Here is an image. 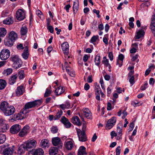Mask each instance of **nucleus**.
Wrapping results in <instances>:
<instances>
[{
	"mask_svg": "<svg viewBox=\"0 0 155 155\" xmlns=\"http://www.w3.org/2000/svg\"><path fill=\"white\" fill-rule=\"evenodd\" d=\"M0 109L6 116H9L13 114L15 110L13 106L10 105L6 101L2 102L0 105Z\"/></svg>",
	"mask_w": 155,
	"mask_h": 155,
	"instance_id": "nucleus-1",
	"label": "nucleus"
},
{
	"mask_svg": "<svg viewBox=\"0 0 155 155\" xmlns=\"http://www.w3.org/2000/svg\"><path fill=\"white\" fill-rule=\"evenodd\" d=\"M10 61L13 63V65L16 69L20 68L22 64V62L21 60L18 55H12L10 58Z\"/></svg>",
	"mask_w": 155,
	"mask_h": 155,
	"instance_id": "nucleus-2",
	"label": "nucleus"
},
{
	"mask_svg": "<svg viewBox=\"0 0 155 155\" xmlns=\"http://www.w3.org/2000/svg\"><path fill=\"white\" fill-rule=\"evenodd\" d=\"M41 103L42 101L41 100H36L32 102H28L25 105L24 110H26V109L34 107L36 106H39Z\"/></svg>",
	"mask_w": 155,
	"mask_h": 155,
	"instance_id": "nucleus-3",
	"label": "nucleus"
},
{
	"mask_svg": "<svg viewBox=\"0 0 155 155\" xmlns=\"http://www.w3.org/2000/svg\"><path fill=\"white\" fill-rule=\"evenodd\" d=\"M24 143L26 148V150L30 151L33 148L36 147L37 142L35 140H29Z\"/></svg>",
	"mask_w": 155,
	"mask_h": 155,
	"instance_id": "nucleus-4",
	"label": "nucleus"
},
{
	"mask_svg": "<svg viewBox=\"0 0 155 155\" xmlns=\"http://www.w3.org/2000/svg\"><path fill=\"white\" fill-rule=\"evenodd\" d=\"M9 145H3L1 147L2 149H4L3 151V155H12L13 154L14 150L11 147H8Z\"/></svg>",
	"mask_w": 155,
	"mask_h": 155,
	"instance_id": "nucleus-5",
	"label": "nucleus"
},
{
	"mask_svg": "<svg viewBox=\"0 0 155 155\" xmlns=\"http://www.w3.org/2000/svg\"><path fill=\"white\" fill-rule=\"evenodd\" d=\"M16 17L19 21L24 20L25 18V12L23 9H19L16 12Z\"/></svg>",
	"mask_w": 155,
	"mask_h": 155,
	"instance_id": "nucleus-6",
	"label": "nucleus"
},
{
	"mask_svg": "<svg viewBox=\"0 0 155 155\" xmlns=\"http://www.w3.org/2000/svg\"><path fill=\"white\" fill-rule=\"evenodd\" d=\"M10 52L7 49H2L0 52V58L2 60H6L9 57Z\"/></svg>",
	"mask_w": 155,
	"mask_h": 155,
	"instance_id": "nucleus-7",
	"label": "nucleus"
},
{
	"mask_svg": "<svg viewBox=\"0 0 155 155\" xmlns=\"http://www.w3.org/2000/svg\"><path fill=\"white\" fill-rule=\"evenodd\" d=\"M26 110H21L20 112L18 114H14V120H17L23 119L26 117Z\"/></svg>",
	"mask_w": 155,
	"mask_h": 155,
	"instance_id": "nucleus-8",
	"label": "nucleus"
},
{
	"mask_svg": "<svg viewBox=\"0 0 155 155\" xmlns=\"http://www.w3.org/2000/svg\"><path fill=\"white\" fill-rule=\"evenodd\" d=\"M77 133L80 141L84 142L87 140V138L84 131L78 129L77 130Z\"/></svg>",
	"mask_w": 155,
	"mask_h": 155,
	"instance_id": "nucleus-9",
	"label": "nucleus"
},
{
	"mask_svg": "<svg viewBox=\"0 0 155 155\" xmlns=\"http://www.w3.org/2000/svg\"><path fill=\"white\" fill-rule=\"evenodd\" d=\"M116 118L115 117H113L109 119L107 121L106 126V129L109 130L111 128L116 124Z\"/></svg>",
	"mask_w": 155,
	"mask_h": 155,
	"instance_id": "nucleus-10",
	"label": "nucleus"
},
{
	"mask_svg": "<svg viewBox=\"0 0 155 155\" xmlns=\"http://www.w3.org/2000/svg\"><path fill=\"white\" fill-rule=\"evenodd\" d=\"M30 127L28 125H26L22 129L18 134L21 137H23L27 135L30 132Z\"/></svg>",
	"mask_w": 155,
	"mask_h": 155,
	"instance_id": "nucleus-11",
	"label": "nucleus"
},
{
	"mask_svg": "<svg viewBox=\"0 0 155 155\" xmlns=\"http://www.w3.org/2000/svg\"><path fill=\"white\" fill-rule=\"evenodd\" d=\"M21 128L20 125L15 124L12 126L10 128V132L12 134L18 133L20 130Z\"/></svg>",
	"mask_w": 155,
	"mask_h": 155,
	"instance_id": "nucleus-12",
	"label": "nucleus"
},
{
	"mask_svg": "<svg viewBox=\"0 0 155 155\" xmlns=\"http://www.w3.org/2000/svg\"><path fill=\"white\" fill-rule=\"evenodd\" d=\"M83 115L88 119H91L92 118V114L88 108H85L83 109Z\"/></svg>",
	"mask_w": 155,
	"mask_h": 155,
	"instance_id": "nucleus-13",
	"label": "nucleus"
},
{
	"mask_svg": "<svg viewBox=\"0 0 155 155\" xmlns=\"http://www.w3.org/2000/svg\"><path fill=\"white\" fill-rule=\"evenodd\" d=\"M61 121L64 125L66 127L68 128L71 127V124L68 119L64 116H63L61 117Z\"/></svg>",
	"mask_w": 155,
	"mask_h": 155,
	"instance_id": "nucleus-14",
	"label": "nucleus"
},
{
	"mask_svg": "<svg viewBox=\"0 0 155 155\" xmlns=\"http://www.w3.org/2000/svg\"><path fill=\"white\" fill-rule=\"evenodd\" d=\"M25 91V89L23 85H21L17 87L16 90V94L17 96L22 95Z\"/></svg>",
	"mask_w": 155,
	"mask_h": 155,
	"instance_id": "nucleus-15",
	"label": "nucleus"
},
{
	"mask_svg": "<svg viewBox=\"0 0 155 155\" xmlns=\"http://www.w3.org/2000/svg\"><path fill=\"white\" fill-rule=\"evenodd\" d=\"M49 144V141L48 140L45 139L42 140L40 143V146L43 148H48Z\"/></svg>",
	"mask_w": 155,
	"mask_h": 155,
	"instance_id": "nucleus-16",
	"label": "nucleus"
},
{
	"mask_svg": "<svg viewBox=\"0 0 155 155\" xmlns=\"http://www.w3.org/2000/svg\"><path fill=\"white\" fill-rule=\"evenodd\" d=\"M95 94L96 95V98L97 100H100V93L101 91L99 85L97 84L95 85Z\"/></svg>",
	"mask_w": 155,
	"mask_h": 155,
	"instance_id": "nucleus-17",
	"label": "nucleus"
},
{
	"mask_svg": "<svg viewBox=\"0 0 155 155\" xmlns=\"http://www.w3.org/2000/svg\"><path fill=\"white\" fill-rule=\"evenodd\" d=\"M61 48L64 53H68L69 52V45L66 42H63L61 45Z\"/></svg>",
	"mask_w": 155,
	"mask_h": 155,
	"instance_id": "nucleus-18",
	"label": "nucleus"
},
{
	"mask_svg": "<svg viewBox=\"0 0 155 155\" xmlns=\"http://www.w3.org/2000/svg\"><path fill=\"white\" fill-rule=\"evenodd\" d=\"M7 37L9 39H12L15 41L18 38V35L16 32L13 31H12L8 33Z\"/></svg>",
	"mask_w": 155,
	"mask_h": 155,
	"instance_id": "nucleus-19",
	"label": "nucleus"
},
{
	"mask_svg": "<svg viewBox=\"0 0 155 155\" xmlns=\"http://www.w3.org/2000/svg\"><path fill=\"white\" fill-rule=\"evenodd\" d=\"M5 120L3 119H1L0 120V122H2L3 123L2 124L1 127L0 129V131L2 132H6V130L8 128V127H7V124L4 123Z\"/></svg>",
	"mask_w": 155,
	"mask_h": 155,
	"instance_id": "nucleus-20",
	"label": "nucleus"
},
{
	"mask_svg": "<svg viewBox=\"0 0 155 155\" xmlns=\"http://www.w3.org/2000/svg\"><path fill=\"white\" fill-rule=\"evenodd\" d=\"M64 91L65 88L63 86H60L55 90L54 93L56 95L58 96L64 93Z\"/></svg>",
	"mask_w": 155,
	"mask_h": 155,
	"instance_id": "nucleus-21",
	"label": "nucleus"
},
{
	"mask_svg": "<svg viewBox=\"0 0 155 155\" xmlns=\"http://www.w3.org/2000/svg\"><path fill=\"white\" fill-rule=\"evenodd\" d=\"M87 154L86 148L84 146H81L78 150V155H87Z\"/></svg>",
	"mask_w": 155,
	"mask_h": 155,
	"instance_id": "nucleus-22",
	"label": "nucleus"
},
{
	"mask_svg": "<svg viewBox=\"0 0 155 155\" xmlns=\"http://www.w3.org/2000/svg\"><path fill=\"white\" fill-rule=\"evenodd\" d=\"M52 143L54 146H57L60 144L61 140L58 137H53L52 139Z\"/></svg>",
	"mask_w": 155,
	"mask_h": 155,
	"instance_id": "nucleus-23",
	"label": "nucleus"
},
{
	"mask_svg": "<svg viewBox=\"0 0 155 155\" xmlns=\"http://www.w3.org/2000/svg\"><path fill=\"white\" fill-rule=\"evenodd\" d=\"M102 63L104 65L105 67H108L109 71H110L111 66L109 64L108 60L107 58L105 56L103 57Z\"/></svg>",
	"mask_w": 155,
	"mask_h": 155,
	"instance_id": "nucleus-24",
	"label": "nucleus"
},
{
	"mask_svg": "<svg viewBox=\"0 0 155 155\" xmlns=\"http://www.w3.org/2000/svg\"><path fill=\"white\" fill-rule=\"evenodd\" d=\"M15 41L12 39H9V38L6 36L4 41V43L5 45L9 47H11L13 45Z\"/></svg>",
	"mask_w": 155,
	"mask_h": 155,
	"instance_id": "nucleus-25",
	"label": "nucleus"
},
{
	"mask_svg": "<svg viewBox=\"0 0 155 155\" xmlns=\"http://www.w3.org/2000/svg\"><path fill=\"white\" fill-rule=\"evenodd\" d=\"M71 122L73 124L78 126H80L81 125L79 118L77 116H75L72 118Z\"/></svg>",
	"mask_w": 155,
	"mask_h": 155,
	"instance_id": "nucleus-26",
	"label": "nucleus"
},
{
	"mask_svg": "<svg viewBox=\"0 0 155 155\" xmlns=\"http://www.w3.org/2000/svg\"><path fill=\"white\" fill-rule=\"evenodd\" d=\"M25 150H26L24 143L21 144L18 148V153L20 155L21 154L24 153Z\"/></svg>",
	"mask_w": 155,
	"mask_h": 155,
	"instance_id": "nucleus-27",
	"label": "nucleus"
},
{
	"mask_svg": "<svg viewBox=\"0 0 155 155\" xmlns=\"http://www.w3.org/2000/svg\"><path fill=\"white\" fill-rule=\"evenodd\" d=\"M58 152V148L54 147L51 148L49 151V155H55Z\"/></svg>",
	"mask_w": 155,
	"mask_h": 155,
	"instance_id": "nucleus-28",
	"label": "nucleus"
},
{
	"mask_svg": "<svg viewBox=\"0 0 155 155\" xmlns=\"http://www.w3.org/2000/svg\"><path fill=\"white\" fill-rule=\"evenodd\" d=\"M79 5V3L78 1L76 0L74 2L73 8L74 14H76L77 12L78 9Z\"/></svg>",
	"mask_w": 155,
	"mask_h": 155,
	"instance_id": "nucleus-29",
	"label": "nucleus"
},
{
	"mask_svg": "<svg viewBox=\"0 0 155 155\" xmlns=\"http://www.w3.org/2000/svg\"><path fill=\"white\" fill-rule=\"evenodd\" d=\"M64 145L66 148L68 150L71 149L73 147V143L71 141H65Z\"/></svg>",
	"mask_w": 155,
	"mask_h": 155,
	"instance_id": "nucleus-30",
	"label": "nucleus"
},
{
	"mask_svg": "<svg viewBox=\"0 0 155 155\" xmlns=\"http://www.w3.org/2000/svg\"><path fill=\"white\" fill-rule=\"evenodd\" d=\"M145 34L144 30L142 29H140L137 32V35H136V38L139 39L143 36Z\"/></svg>",
	"mask_w": 155,
	"mask_h": 155,
	"instance_id": "nucleus-31",
	"label": "nucleus"
},
{
	"mask_svg": "<svg viewBox=\"0 0 155 155\" xmlns=\"http://www.w3.org/2000/svg\"><path fill=\"white\" fill-rule=\"evenodd\" d=\"M17 77V74H15L12 76L9 80V84L11 85L15 83Z\"/></svg>",
	"mask_w": 155,
	"mask_h": 155,
	"instance_id": "nucleus-32",
	"label": "nucleus"
},
{
	"mask_svg": "<svg viewBox=\"0 0 155 155\" xmlns=\"http://www.w3.org/2000/svg\"><path fill=\"white\" fill-rule=\"evenodd\" d=\"M28 51L27 48H26L22 54L21 56L25 60H26L28 58Z\"/></svg>",
	"mask_w": 155,
	"mask_h": 155,
	"instance_id": "nucleus-33",
	"label": "nucleus"
},
{
	"mask_svg": "<svg viewBox=\"0 0 155 155\" xmlns=\"http://www.w3.org/2000/svg\"><path fill=\"white\" fill-rule=\"evenodd\" d=\"M101 57L99 54L96 55L94 58L95 64L98 67H99L100 64Z\"/></svg>",
	"mask_w": 155,
	"mask_h": 155,
	"instance_id": "nucleus-34",
	"label": "nucleus"
},
{
	"mask_svg": "<svg viewBox=\"0 0 155 155\" xmlns=\"http://www.w3.org/2000/svg\"><path fill=\"white\" fill-rule=\"evenodd\" d=\"M44 153V151L43 149L39 148L35 150L33 155H43Z\"/></svg>",
	"mask_w": 155,
	"mask_h": 155,
	"instance_id": "nucleus-35",
	"label": "nucleus"
},
{
	"mask_svg": "<svg viewBox=\"0 0 155 155\" xmlns=\"http://www.w3.org/2000/svg\"><path fill=\"white\" fill-rule=\"evenodd\" d=\"M28 28L26 26H23L20 29V33L21 35H25L28 32Z\"/></svg>",
	"mask_w": 155,
	"mask_h": 155,
	"instance_id": "nucleus-36",
	"label": "nucleus"
},
{
	"mask_svg": "<svg viewBox=\"0 0 155 155\" xmlns=\"http://www.w3.org/2000/svg\"><path fill=\"white\" fill-rule=\"evenodd\" d=\"M7 83L5 80L0 79V90L4 89L6 87Z\"/></svg>",
	"mask_w": 155,
	"mask_h": 155,
	"instance_id": "nucleus-37",
	"label": "nucleus"
},
{
	"mask_svg": "<svg viewBox=\"0 0 155 155\" xmlns=\"http://www.w3.org/2000/svg\"><path fill=\"white\" fill-rule=\"evenodd\" d=\"M7 31L6 29L3 28H0V37H4L6 35Z\"/></svg>",
	"mask_w": 155,
	"mask_h": 155,
	"instance_id": "nucleus-38",
	"label": "nucleus"
},
{
	"mask_svg": "<svg viewBox=\"0 0 155 155\" xmlns=\"http://www.w3.org/2000/svg\"><path fill=\"white\" fill-rule=\"evenodd\" d=\"M3 23L4 24L10 25L12 23V19L11 18H6L3 21Z\"/></svg>",
	"mask_w": 155,
	"mask_h": 155,
	"instance_id": "nucleus-39",
	"label": "nucleus"
},
{
	"mask_svg": "<svg viewBox=\"0 0 155 155\" xmlns=\"http://www.w3.org/2000/svg\"><path fill=\"white\" fill-rule=\"evenodd\" d=\"M62 114L63 111L62 110H60L58 111L56 115L55 116L54 120H56L59 119L61 117V116Z\"/></svg>",
	"mask_w": 155,
	"mask_h": 155,
	"instance_id": "nucleus-40",
	"label": "nucleus"
},
{
	"mask_svg": "<svg viewBox=\"0 0 155 155\" xmlns=\"http://www.w3.org/2000/svg\"><path fill=\"white\" fill-rule=\"evenodd\" d=\"M71 64V62H68L67 61H65L64 65L66 68V71H69V70L71 68L70 67L69 64Z\"/></svg>",
	"mask_w": 155,
	"mask_h": 155,
	"instance_id": "nucleus-41",
	"label": "nucleus"
},
{
	"mask_svg": "<svg viewBox=\"0 0 155 155\" xmlns=\"http://www.w3.org/2000/svg\"><path fill=\"white\" fill-rule=\"evenodd\" d=\"M99 38V36L98 35H94L91 38L90 42L93 43L96 41L97 39Z\"/></svg>",
	"mask_w": 155,
	"mask_h": 155,
	"instance_id": "nucleus-42",
	"label": "nucleus"
},
{
	"mask_svg": "<svg viewBox=\"0 0 155 155\" xmlns=\"http://www.w3.org/2000/svg\"><path fill=\"white\" fill-rule=\"evenodd\" d=\"M18 75L19 79H22L24 78L25 76L24 71L23 70L20 71L18 73Z\"/></svg>",
	"mask_w": 155,
	"mask_h": 155,
	"instance_id": "nucleus-43",
	"label": "nucleus"
},
{
	"mask_svg": "<svg viewBox=\"0 0 155 155\" xmlns=\"http://www.w3.org/2000/svg\"><path fill=\"white\" fill-rule=\"evenodd\" d=\"M6 139V137L4 134H0V144L3 143Z\"/></svg>",
	"mask_w": 155,
	"mask_h": 155,
	"instance_id": "nucleus-44",
	"label": "nucleus"
},
{
	"mask_svg": "<svg viewBox=\"0 0 155 155\" xmlns=\"http://www.w3.org/2000/svg\"><path fill=\"white\" fill-rule=\"evenodd\" d=\"M12 72V70L11 68H8L5 70L3 71V73L6 75H8L10 74Z\"/></svg>",
	"mask_w": 155,
	"mask_h": 155,
	"instance_id": "nucleus-45",
	"label": "nucleus"
},
{
	"mask_svg": "<svg viewBox=\"0 0 155 155\" xmlns=\"http://www.w3.org/2000/svg\"><path fill=\"white\" fill-rule=\"evenodd\" d=\"M58 127L56 126H53L51 128V131L53 134L57 133L58 131Z\"/></svg>",
	"mask_w": 155,
	"mask_h": 155,
	"instance_id": "nucleus-46",
	"label": "nucleus"
},
{
	"mask_svg": "<svg viewBox=\"0 0 155 155\" xmlns=\"http://www.w3.org/2000/svg\"><path fill=\"white\" fill-rule=\"evenodd\" d=\"M108 35L106 34L104 35V37L103 38V41L106 45H107L108 44Z\"/></svg>",
	"mask_w": 155,
	"mask_h": 155,
	"instance_id": "nucleus-47",
	"label": "nucleus"
},
{
	"mask_svg": "<svg viewBox=\"0 0 155 155\" xmlns=\"http://www.w3.org/2000/svg\"><path fill=\"white\" fill-rule=\"evenodd\" d=\"M65 55V61H67L68 62H70L71 58L69 54V52L67 53H64Z\"/></svg>",
	"mask_w": 155,
	"mask_h": 155,
	"instance_id": "nucleus-48",
	"label": "nucleus"
},
{
	"mask_svg": "<svg viewBox=\"0 0 155 155\" xmlns=\"http://www.w3.org/2000/svg\"><path fill=\"white\" fill-rule=\"evenodd\" d=\"M51 91L48 88H47L46 89L45 92L44 94V97H46L48 96H49L51 94Z\"/></svg>",
	"mask_w": 155,
	"mask_h": 155,
	"instance_id": "nucleus-49",
	"label": "nucleus"
},
{
	"mask_svg": "<svg viewBox=\"0 0 155 155\" xmlns=\"http://www.w3.org/2000/svg\"><path fill=\"white\" fill-rule=\"evenodd\" d=\"M36 14L41 18L43 19V15L42 14V12L39 10H38L36 11Z\"/></svg>",
	"mask_w": 155,
	"mask_h": 155,
	"instance_id": "nucleus-50",
	"label": "nucleus"
},
{
	"mask_svg": "<svg viewBox=\"0 0 155 155\" xmlns=\"http://www.w3.org/2000/svg\"><path fill=\"white\" fill-rule=\"evenodd\" d=\"M128 77L130 78L129 80V82L130 84L133 85L135 83L134 81V75H132L131 76H128Z\"/></svg>",
	"mask_w": 155,
	"mask_h": 155,
	"instance_id": "nucleus-51",
	"label": "nucleus"
},
{
	"mask_svg": "<svg viewBox=\"0 0 155 155\" xmlns=\"http://www.w3.org/2000/svg\"><path fill=\"white\" fill-rule=\"evenodd\" d=\"M67 72L72 77L74 76L75 75V72L72 70L71 68H70L69 70V71H67Z\"/></svg>",
	"mask_w": 155,
	"mask_h": 155,
	"instance_id": "nucleus-52",
	"label": "nucleus"
},
{
	"mask_svg": "<svg viewBox=\"0 0 155 155\" xmlns=\"http://www.w3.org/2000/svg\"><path fill=\"white\" fill-rule=\"evenodd\" d=\"M117 132L118 135L121 136L122 133V129L120 127L118 126L117 127Z\"/></svg>",
	"mask_w": 155,
	"mask_h": 155,
	"instance_id": "nucleus-53",
	"label": "nucleus"
},
{
	"mask_svg": "<svg viewBox=\"0 0 155 155\" xmlns=\"http://www.w3.org/2000/svg\"><path fill=\"white\" fill-rule=\"evenodd\" d=\"M150 29L152 31L155 30V21H152L150 25Z\"/></svg>",
	"mask_w": 155,
	"mask_h": 155,
	"instance_id": "nucleus-54",
	"label": "nucleus"
},
{
	"mask_svg": "<svg viewBox=\"0 0 155 155\" xmlns=\"http://www.w3.org/2000/svg\"><path fill=\"white\" fill-rule=\"evenodd\" d=\"M121 147L119 146L116 149V155H120V153Z\"/></svg>",
	"mask_w": 155,
	"mask_h": 155,
	"instance_id": "nucleus-55",
	"label": "nucleus"
},
{
	"mask_svg": "<svg viewBox=\"0 0 155 155\" xmlns=\"http://www.w3.org/2000/svg\"><path fill=\"white\" fill-rule=\"evenodd\" d=\"M148 83L147 82H146L144 84L143 86H142L140 87V90L142 91L145 90L147 87V86Z\"/></svg>",
	"mask_w": 155,
	"mask_h": 155,
	"instance_id": "nucleus-56",
	"label": "nucleus"
},
{
	"mask_svg": "<svg viewBox=\"0 0 155 155\" xmlns=\"http://www.w3.org/2000/svg\"><path fill=\"white\" fill-rule=\"evenodd\" d=\"M90 56L87 54H85L84 55L83 57V60L84 62L87 61L89 58H90Z\"/></svg>",
	"mask_w": 155,
	"mask_h": 155,
	"instance_id": "nucleus-57",
	"label": "nucleus"
},
{
	"mask_svg": "<svg viewBox=\"0 0 155 155\" xmlns=\"http://www.w3.org/2000/svg\"><path fill=\"white\" fill-rule=\"evenodd\" d=\"M47 29L49 31L50 33H53L54 32V30H53V27L51 25V26H48L47 27Z\"/></svg>",
	"mask_w": 155,
	"mask_h": 155,
	"instance_id": "nucleus-58",
	"label": "nucleus"
},
{
	"mask_svg": "<svg viewBox=\"0 0 155 155\" xmlns=\"http://www.w3.org/2000/svg\"><path fill=\"white\" fill-rule=\"evenodd\" d=\"M145 2L143 3L142 5H143L144 6L148 7L150 5V3L148 1H145Z\"/></svg>",
	"mask_w": 155,
	"mask_h": 155,
	"instance_id": "nucleus-59",
	"label": "nucleus"
},
{
	"mask_svg": "<svg viewBox=\"0 0 155 155\" xmlns=\"http://www.w3.org/2000/svg\"><path fill=\"white\" fill-rule=\"evenodd\" d=\"M139 103L137 101H133L131 103V105L134 107H136L137 105Z\"/></svg>",
	"mask_w": 155,
	"mask_h": 155,
	"instance_id": "nucleus-60",
	"label": "nucleus"
},
{
	"mask_svg": "<svg viewBox=\"0 0 155 155\" xmlns=\"http://www.w3.org/2000/svg\"><path fill=\"white\" fill-rule=\"evenodd\" d=\"M110 135L111 136V139H113L114 137H116L117 135V134L114 131H112L110 133Z\"/></svg>",
	"mask_w": 155,
	"mask_h": 155,
	"instance_id": "nucleus-61",
	"label": "nucleus"
},
{
	"mask_svg": "<svg viewBox=\"0 0 155 155\" xmlns=\"http://www.w3.org/2000/svg\"><path fill=\"white\" fill-rule=\"evenodd\" d=\"M93 12L94 13L96 14L97 15V17L98 18H99L100 17L99 13L100 11L99 10H97L95 9H94L93 10Z\"/></svg>",
	"mask_w": 155,
	"mask_h": 155,
	"instance_id": "nucleus-62",
	"label": "nucleus"
},
{
	"mask_svg": "<svg viewBox=\"0 0 155 155\" xmlns=\"http://www.w3.org/2000/svg\"><path fill=\"white\" fill-rule=\"evenodd\" d=\"M108 57L110 61H112L113 59V56L112 52H110L109 53Z\"/></svg>",
	"mask_w": 155,
	"mask_h": 155,
	"instance_id": "nucleus-63",
	"label": "nucleus"
},
{
	"mask_svg": "<svg viewBox=\"0 0 155 155\" xmlns=\"http://www.w3.org/2000/svg\"><path fill=\"white\" fill-rule=\"evenodd\" d=\"M98 28L99 30L101 31L104 29V27L103 24L101 23L98 26Z\"/></svg>",
	"mask_w": 155,
	"mask_h": 155,
	"instance_id": "nucleus-64",
	"label": "nucleus"
}]
</instances>
